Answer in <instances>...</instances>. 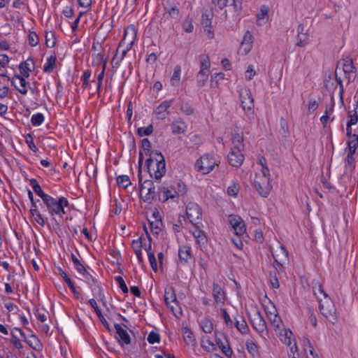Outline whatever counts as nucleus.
Wrapping results in <instances>:
<instances>
[{
  "label": "nucleus",
  "mask_w": 358,
  "mask_h": 358,
  "mask_svg": "<svg viewBox=\"0 0 358 358\" xmlns=\"http://www.w3.org/2000/svg\"><path fill=\"white\" fill-rule=\"evenodd\" d=\"M199 224L194 225V229L192 231V235L196 238L199 244L204 245L207 243V238L203 231L200 229Z\"/></svg>",
  "instance_id": "24"
},
{
  "label": "nucleus",
  "mask_w": 358,
  "mask_h": 358,
  "mask_svg": "<svg viewBox=\"0 0 358 358\" xmlns=\"http://www.w3.org/2000/svg\"><path fill=\"white\" fill-rule=\"evenodd\" d=\"M313 291L314 295L317 298L325 299V297H329L328 294L324 291L322 285L319 282H314L313 284Z\"/></svg>",
  "instance_id": "27"
},
{
  "label": "nucleus",
  "mask_w": 358,
  "mask_h": 358,
  "mask_svg": "<svg viewBox=\"0 0 358 358\" xmlns=\"http://www.w3.org/2000/svg\"><path fill=\"white\" fill-rule=\"evenodd\" d=\"M150 147L151 143L148 138H143L141 141V150L150 156L145 161V166L150 175L156 180H159L166 171L165 159L161 152L157 150H150Z\"/></svg>",
  "instance_id": "1"
},
{
  "label": "nucleus",
  "mask_w": 358,
  "mask_h": 358,
  "mask_svg": "<svg viewBox=\"0 0 358 358\" xmlns=\"http://www.w3.org/2000/svg\"><path fill=\"white\" fill-rule=\"evenodd\" d=\"M208 78V72L200 70L196 75V83L199 87H202L206 85Z\"/></svg>",
  "instance_id": "37"
},
{
  "label": "nucleus",
  "mask_w": 358,
  "mask_h": 358,
  "mask_svg": "<svg viewBox=\"0 0 358 358\" xmlns=\"http://www.w3.org/2000/svg\"><path fill=\"white\" fill-rule=\"evenodd\" d=\"M172 133L174 134H185L187 130L186 123L181 119L173 121L171 125Z\"/></svg>",
  "instance_id": "22"
},
{
  "label": "nucleus",
  "mask_w": 358,
  "mask_h": 358,
  "mask_svg": "<svg viewBox=\"0 0 358 358\" xmlns=\"http://www.w3.org/2000/svg\"><path fill=\"white\" fill-rule=\"evenodd\" d=\"M86 280L87 282L90 286L92 291H94L93 286L96 285V280L85 268V271H81L80 273Z\"/></svg>",
  "instance_id": "40"
},
{
  "label": "nucleus",
  "mask_w": 358,
  "mask_h": 358,
  "mask_svg": "<svg viewBox=\"0 0 358 358\" xmlns=\"http://www.w3.org/2000/svg\"><path fill=\"white\" fill-rule=\"evenodd\" d=\"M20 73L25 78L29 76V72L34 70V62L32 58L29 57L24 62H22L19 65Z\"/></svg>",
  "instance_id": "19"
},
{
  "label": "nucleus",
  "mask_w": 358,
  "mask_h": 358,
  "mask_svg": "<svg viewBox=\"0 0 358 358\" xmlns=\"http://www.w3.org/2000/svg\"><path fill=\"white\" fill-rule=\"evenodd\" d=\"M217 343L220 348L222 350V352L228 357H230L232 355V350L228 344L227 341L226 343H224L220 339L217 340Z\"/></svg>",
  "instance_id": "41"
},
{
  "label": "nucleus",
  "mask_w": 358,
  "mask_h": 358,
  "mask_svg": "<svg viewBox=\"0 0 358 358\" xmlns=\"http://www.w3.org/2000/svg\"><path fill=\"white\" fill-rule=\"evenodd\" d=\"M319 309L322 315L330 322L334 324L336 322V309L330 297H325V299H320Z\"/></svg>",
  "instance_id": "4"
},
{
  "label": "nucleus",
  "mask_w": 358,
  "mask_h": 358,
  "mask_svg": "<svg viewBox=\"0 0 358 358\" xmlns=\"http://www.w3.org/2000/svg\"><path fill=\"white\" fill-rule=\"evenodd\" d=\"M157 192H155V187H152V188H147L144 191L141 192V196H143V201L146 202L150 203L152 201L157 194Z\"/></svg>",
  "instance_id": "31"
},
{
  "label": "nucleus",
  "mask_w": 358,
  "mask_h": 358,
  "mask_svg": "<svg viewBox=\"0 0 358 358\" xmlns=\"http://www.w3.org/2000/svg\"><path fill=\"white\" fill-rule=\"evenodd\" d=\"M90 76H91L90 71L87 70L83 73L81 80L83 81V87L84 89L87 88L89 86Z\"/></svg>",
  "instance_id": "60"
},
{
  "label": "nucleus",
  "mask_w": 358,
  "mask_h": 358,
  "mask_svg": "<svg viewBox=\"0 0 358 358\" xmlns=\"http://www.w3.org/2000/svg\"><path fill=\"white\" fill-rule=\"evenodd\" d=\"M213 296L215 303L217 304H224L227 299L226 293L222 287L217 283L214 282L213 285Z\"/></svg>",
  "instance_id": "17"
},
{
  "label": "nucleus",
  "mask_w": 358,
  "mask_h": 358,
  "mask_svg": "<svg viewBox=\"0 0 358 358\" xmlns=\"http://www.w3.org/2000/svg\"><path fill=\"white\" fill-rule=\"evenodd\" d=\"M59 274V275L64 279L65 282L68 285V287L69 289L72 291L73 293V295L78 299L79 298V292L76 290L73 282L71 281V280L68 277L66 273L61 268H58Z\"/></svg>",
  "instance_id": "25"
},
{
  "label": "nucleus",
  "mask_w": 358,
  "mask_h": 358,
  "mask_svg": "<svg viewBox=\"0 0 358 358\" xmlns=\"http://www.w3.org/2000/svg\"><path fill=\"white\" fill-rule=\"evenodd\" d=\"M171 101H164L156 108L155 113L159 115V118L165 117L164 112L171 106Z\"/></svg>",
  "instance_id": "34"
},
{
  "label": "nucleus",
  "mask_w": 358,
  "mask_h": 358,
  "mask_svg": "<svg viewBox=\"0 0 358 358\" xmlns=\"http://www.w3.org/2000/svg\"><path fill=\"white\" fill-rule=\"evenodd\" d=\"M182 335L186 344H192L194 341V336L191 330L187 327L182 329Z\"/></svg>",
  "instance_id": "44"
},
{
  "label": "nucleus",
  "mask_w": 358,
  "mask_h": 358,
  "mask_svg": "<svg viewBox=\"0 0 358 358\" xmlns=\"http://www.w3.org/2000/svg\"><path fill=\"white\" fill-rule=\"evenodd\" d=\"M71 260L73 263L75 269L80 273L81 271H85V266L81 264L80 260L76 257L75 255L71 254Z\"/></svg>",
  "instance_id": "51"
},
{
  "label": "nucleus",
  "mask_w": 358,
  "mask_h": 358,
  "mask_svg": "<svg viewBox=\"0 0 358 358\" xmlns=\"http://www.w3.org/2000/svg\"><path fill=\"white\" fill-rule=\"evenodd\" d=\"M234 320L235 327L237 329V330L241 332L242 334H245L248 330V327L244 317L241 315H238L234 318Z\"/></svg>",
  "instance_id": "28"
},
{
  "label": "nucleus",
  "mask_w": 358,
  "mask_h": 358,
  "mask_svg": "<svg viewBox=\"0 0 358 358\" xmlns=\"http://www.w3.org/2000/svg\"><path fill=\"white\" fill-rule=\"evenodd\" d=\"M45 44L48 48H53L56 44V38L53 32H46Z\"/></svg>",
  "instance_id": "48"
},
{
  "label": "nucleus",
  "mask_w": 358,
  "mask_h": 358,
  "mask_svg": "<svg viewBox=\"0 0 358 358\" xmlns=\"http://www.w3.org/2000/svg\"><path fill=\"white\" fill-rule=\"evenodd\" d=\"M150 228L154 234H158L160 227L162 224L161 220H148Z\"/></svg>",
  "instance_id": "50"
},
{
  "label": "nucleus",
  "mask_w": 358,
  "mask_h": 358,
  "mask_svg": "<svg viewBox=\"0 0 358 358\" xmlns=\"http://www.w3.org/2000/svg\"><path fill=\"white\" fill-rule=\"evenodd\" d=\"M268 319L275 329H280L282 321L280 317L278 315L275 306H273V313H270Z\"/></svg>",
  "instance_id": "23"
},
{
  "label": "nucleus",
  "mask_w": 358,
  "mask_h": 358,
  "mask_svg": "<svg viewBox=\"0 0 358 358\" xmlns=\"http://www.w3.org/2000/svg\"><path fill=\"white\" fill-rule=\"evenodd\" d=\"M355 153L348 152L346 159L345 160V166L346 168L350 169V170H352L354 169V161L355 158L353 155Z\"/></svg>",
  "instance_id": "53"
},
{
  "label": "nucleus",
  "mask_w": 358,
  "mask_h": 358,
  "mask_svg": "<svg viewBox=\"0 0 358 358\" xmlns=\"http://www.w3.org/2000/svg\"><path fill=\"white\" fill-rule=\"evenodd\" d=\"M216 164L213 157L209 154H206L201 156L196 162L195 167L197 171L202 172L203 174H207L213 169Z\"/></svg>",
  "instance_id": "7"
},
{
  "label": "nucleus",
  "mask_w": 358,
  "mask_h": 358,
  "mask_svg": "<svg viewBox=\"0 0 358 358\" xmlns=\"http://www.w3.org/2000/svg\"><path fill=\"white\" fill-rule=\"evenodd\" d=\"M221 313L222 314L223 319H224L227 326L229 327H232L233 321L231 320L229 315L227 313L226 309L221 308Z\"/></svg>",
  "instance_id": "63"
},
{
  "label": "nucleus",
  "mask_w": 358,
  "mask_h": 358,
  "mask_svg": "<svg viewBox=\"0 0 358 358\" xmlns=\"http://www.w3.org/2000/svg\"><path fill=\"white\" fill-rule=\"evenodd\" d=\"M164 301L166 306L171 309L176 317L181 315V310L178 306L175 290L172 287H167L164 290Z\"/></svg>",
  "instance_id": "6"
},
{
  "label": "nucleus",
  "mask_w": 358,
  "mask_h": 358,
  "mask_svg": "<svg viewBox=\"0 0 358 358\" xmlns=\"http://www.w3.org/2000/svg\"><path fill=\"white\" fill-rule=\"evenodd\" d=\"M250 323L252 327L257 331L262 337L266 338L265 336L268 335L266 323L260 313L256 310L250 315Z\"/></svg>",
  "instance_id": "5"
},
{
  "label": "nucleus",
  "mask_w": 358,
  "mask_h": 358,
  "mask_svg": "<svg viewBox=\"0 0 358 358\" xmlns=\"http://www.w3.org/2000/svg\"><path fill=\"white\" fill-rule=\"evenodd\" d=\"M29 183L32 187L34 192L42 199L43 201L48 198L49 195L43 192L36 179L31 178L29 180Z\"/></svg>",
  "instance_id": "29"
},
{
  "label": "nucleus",
  "mask_w": 358,
  "mask_h": 358,
  "mask_svg": "<svg viewBox=\"0 0 358 358\" xmlns=\"http://www.w3.org/2000/svg\"><path fill=\"white\" fill-rule=\"evenodd\" d=\"M29 43L31 46L35 47L38 44V36L34 31H31L28 35Z\"/></svg>",
  "instance_id": "54"
},
{
  "label": "nucleus",
  "mask_w": 358,
  "mask_h": 358,
  "mask_svg": "<svg viewBox=\"0 0 358 358\" xmlns=\"http://www.w3.org/2000/svg\"><path fill=\"white\" fill-rule=\"evenodd\" d=\"M176 191L178 196H183L186 193V185L183 182L179 181L176 183Z\"/></svg>",
  "instance_id": "62"
},
{
  "label": "nucleus",
  "mask_w": 358,
  "mask_h": 358,
  "mask_svg": "<svg viewBox=\"0 0 358 358\" xmlns=\"http://www.w3.org/2000/svg\"><path fill=\"white\" fill-rule=\"evenodd\" d=\"M348 117L350 118V120H348L347 124H349L350 126L356 124L358 122V115L357 110H354L353 114L352 113V112H349Z\"/></svg>",
  "instance_id": "61"
},
{
  "label": "nucleus",
  "mask_w": 358,
  "mask_h": 358,
  "mask_svg": "<svg viewBox=\"0 0 358 358\" xmlns=\"http://www.w3.org/2000/svg\"><path fill=\"white\" fill-rule=\"evenodd\" d=\"M117 182L118 185L124 187V189L127 188L131 184L129 176L126 175L118 176L117 178Z\"/></svg>",
  "instance_id": "45"
},
{
  "label": "nucleus",
  "mask_w": 358,
  "mask_h": 358,
  "mask_svg": "<svg viewBox=\"0 0 358 358\" xmlns=\"http://www.w3.org/2000/svg\"><path fill=\"white\" fill-rule=\"evenodd\" d=\"M117 283L119 285L120 288L122 291L123 293L127 294L129 292L128 287L124 280V279L121 276H116L115 278Z\"/></svg>",
  "instance_id": "57"
},
{
  "label": "nucleus",
  "mask_w": 358,
  "mask_h": 358,
  "mask_svg": "<svg viewBox=\"0 0 358 358\" xmlns=\"http://www.w3.org/2000/svg\"><path fill=\"white\" fill-rule=\"evenodd\" d=\"M187 218L194 225L201 224V210L195 203H189L186 208Z\"/></svg>",
  "instance_id": "11"
},
{
  "label": "nucleus",
  "mask_w": 358,
  "mask_h": 358,
  "mask_svg": "<svg viewBox=\"0 0 358 358\" xmlns=\"http://www.w3.org/2000/svg\"><path fill=\"white\" fill-rule=\"evenodd\" d=\"M57 62L56 55H51L47 59L45 64L43 66V71L45 73H51L55 66Z\"/></svg>",
  "instance_id": "33"
},
{
  "label": "nucleus",
  "mask_w": 358,
  "mask_h": 358,
  "mask_svg": "<svg viewBox=\"0 0 358 358\" xmlns=\"http://www.w3.org/2000/svg\"><path fill=\"white\" fill-rule=\"evenodd\" d=\"M166 12L173 18H178L179 10L175 4H169L165 7Z\"/></svg>",
  "instance_id": "47"
},
{
  "label": "nucleus",
  "mask_w": 358,
  "mask_h": 358,
  "mask_svg": "<svg viewBox=\"0 0 358 358\" xmlns=\"http://www.w3.org/2000/svg\"><path fill=\"white\" fill-rule=\"evenodd\" d=\"M213 17V13L207 10L203 12L201 16V24L204 29L205 33L210 38L213 37V31L211 29Z\"/></svg>",
  "instance_id": "15"
},
{
  "label": "nucleus",
  "mask_w": 358,
  "mask_h": 358,
  "mask_svg": "<svg viewBox=\"0 0 358 358\" xmlns=\"http://www.w3.org/2000/svg\"><path fill=\"white\" fill-rule=\"evenodd\" d=\"M228 220L236 236H241L246 232L245 223L241 216L230 215L228 217Z\"/></svg>",
  "instance_id": "13"
},
{
  "label": "nucleus",
  "mask_w": 358,
  "mask_h": 358,
  "mask_svg": "<svg viewBox=\"0 0 358 358\" xmlns=\"http://www.w3.org/2000/svg\"><path fill=\"white\" fill-rule=\"evenodd\" d=\"M201 327L205 333L210 334L213 329L212 322L208 320H205L201 323Z\"/></svg>",
  "instance_id": "58"
},
{
  "label": "nucleus",
  "mask_w": 358,
  "mask_h": 358,
  "mask_svg": "<svg viewBox=\"0 0 358 358\" xmlns=\"http://www.w3.org/2000/svg\"><path fill=\"white\" fill-rule=\"evenodd\" d=\"M200 61V70L203 71L208 72L210 66V59L208 55H202L199 57Z\"/></svg>",
  "instance_id": "38"
},
{
  "label": "nucleus",
  "mask_w": 358,
  "mask_h": 358,
  "mask_svg": "<svg viewBox=\"0 0 358 358\" xmlns=\"http://www.w3.org/2000/svg\"><path fill=\"white\" fill-rule=\"evenodd\" d=\"M43 203L51 216L57 215L61 218H63V215L66 214L64 208L69 206V204L67 199L64 196H61L57 200L50 195L43 201Z\"/></svg>",
  "instance_id": "3"
},
{
  "label": "nucleus",
  "mask_w": 358,
  "mask_h": 358,
  "mask_svg": "<svg viewBox=\"0 0 358 358\" xmlns=\"http://www.w3.org/2000/svg\"><path fill=\"white\" fill-rule=\"evenodd\" d=\"M153 132L152 124H150L148 127H139L137 130V134L139 136H149Z\"/></svg>",
  "instance_id": "49"
},
{
  "label": "nucleus",
  "mask_w": 358,
  "mask_h": 358,
  "mask_svg": "<svg viewBox=\"0 0 358 358\" xmlns=\"http://www.w3.org/2000/svg\"><path fill=\"white\" fill-rule=\"evenodd\" d=\"M254 183L259 195L263 197H267L272 189L270 183L269 169L261 170L259 173H256Z\"/></svg>",
  "instance_id": "2"
},
{
  "label": "nucleus",
  "mask_w": 358,
  "mask_h": 358,
  "mask_svg": "<svg viewBox=\"0 0 358 358\" xmlns=\"http://www.w3.org/2000/svg\"><path fill=\"white\" fill-rule=\"evenodd\" d=\"M157 195L159 200L162 202L166 201L169 199L179 196L176 186L168 182H164L158 187Z\"/></svg>",
  "instance_id": "9"
},
{
  "label": "nucleus",
  "mask_w": 358,
  "mask_h": 358,
  "mask_svg": "<svg viewBox=\"0 0 358 358\" xmlns=\"http://www.w3.org/2000/svg\"><path fill=\"white\" fill-rule=\"evenodd\" d=\"M341 66H342V71L345 74V78L348 79V83H350L355 78V67L354 66L352 59L347 57L340 61L336 66V71L341 69Z\"/></svg>",
  "instance_id": "10"
},
{
  "label": "nucleus",
  "mask_w": 358,
  "mask_h": 358,
  "mask_svg": "<svg viewBox=\"0 0 358 358\" xmlns=\"http://www.w3.org/2000/svg\"><path fill=\"white\" fill-rule=\"evenodd\" d=\"M30 213L31 215L34 217L35 221L41 226H44L45 222L43 219L42 215L38 211L37 206L35 203H33V205L31 206Z\"/></svg>",
  "instance_id": "30"
},
{
  "label": "nucleus",
  "mask_w": 358,
  "mask_h": 358,
  "mask_svg": "<svg viewBox=\"0 0 358 358\" xmlns=\"http://www.w3.org/2000/svg\"><path fill=\"white\" fill-rule=\"evenodd\" d=\"M130 32H131L130 33L131 38L127 41V36L129 34V30L126 29L124 31V36L123 39L119 43V46H118L119 48H120L121 47H122L124 45H126L124 50H126V51H129L130 50V49L131 48V47H132V45L134 44V39H135V36H136V34H135L134 30L133 29H131L130 30Z\"/></svg>",
  "instance_id": "20"
},
{
  "label": "nucleus",
  "mask_w": 358,
  "mask_h": 358,
  "mask_svg": "<svg viewBox=\"0 0 358 358\" xmlns=\"http://www.w3.org/2000/svg\"><path fill=\"white\" fill-rule=\"evenodd\" d=\"M115 329L117 335V339L121 344L129 345L131 343V338L127 331L124 329L119 324H115Z\"/></svg>",
  "instance_id": "18"
},
{
  "label": "nucleus",
  "mask_w": 358,
  "mask_h": 358,
  "mask_svg": "<svg viewBox=\"0 0 358 358\" xmlns=\"http://www.w3.org/2000/svg\"><path fill=\"white\" fill-rule=\"evenodd\" d=\"M347 144L348 152L355 153L358 147V135L354 134V136H352L351 138H348Z\"/></svg>",
  "instance_id": "36"
},
{
  "label": "nucleus",
  "mask_w": 358,
  "mask_h": 358,
  "mask_svg": "<svg viewBox=\"0 0 358 358\" xmlns=\"http://www.w3.org/2000/svg\"><path fill=\"white\" fill-rule=\"evenodd\" d=\"M245 345H246V348H247L248 352L253 357H257V356L259 355V347L252 340L246 341Z\"/></svg>",
  "instance_id": "35"
},
{
  "label": "nucleus",
  "mask_w": 358,
  "mask_h": 358,
  "mask_svg": "<svg viewBox=\"0 0 358 358\" xmlns=\"http://www.w3.org/2000/svg\"><path fill=\"white\" fill-rule=\"evenodd\" d=\"M243 142V134H239L238 132L232 133V143L234 144V148L243 149L244 145Z\"/></svg>",
  "instance_id": "32"
},
{
  "label": "nucleus",
  "mask_w": 358,
  "mask_h": 358,
  "mask_svg": "<svg viewBox=\"0 0 358 358\" xmlns=\"http://www.w3.org/2000/svg\"><path fill=\"white\" fill-rule=\"evenodd\" d=\"M192 250L187 245H182L178 250V257L182 264H186L192 257Z\"/></svg>",
  "instance_id": "21"
},
{
  "label": "nucleus",
  "mask_w": 358,
  "mask_h": 358,
  "mask_svg": "<svg viewBox=\"0 0 358 358\" xmlns=\"http://www.w3.org/2000/svg\"><path fill=\"white\" fill-rule=\"evenodd\" d=\"M120 49V48H119L117 49L116 53H115V56L112 59V63L114 64L113 67L117 68L120 66L121 62L125 57V56H126V55H127V53L128 52V51H126V50L124 49V50H122V51L121 52V55L120 57H118L117 56V53H118Z\"/></svg>",
  "instance_id": "43"
},
{
  "label": "nucleus",
  "mask_w": 358,
  "mask_h": 358,
  "mask_svg": "<svg viewBox=\"0 0 358 358\" xmlns=\"http://www.w3.org/2000/svg\"><path fill=\"white\" fill-rule=\"evenodd\" d=\"M104 62H106V65L107 60L106 59H104L102 52L95 53L92 55V64L94 66H99L101 64H102V66H103Z\"/></svg>",
  "instance_id": "39"
},
{
  "label": "nucleus",
  "mask_w": 358,
  "mask_h": 358,
  "mask_svg": "<svg viewBox=\"0 0 358 358\" xmlns=\"http://www.w3.org/2000/svg\"><path fill=\"white\" fill-rule=\"evenodd\" d=\"M243 149L233 148L228 155V161L231 166L234 167H240L244 161V156L241 151Z\"/></svg>",
  "instance_id": "14"
},
{
  "label": "nucleus",
  "mask_w": 358,
  "mask_h": 358,
  "mask_svg": "<svg viewBox=\"0 0 358 358\" xmlns=\"http://www.w3.org/2000/svg\"><path fill=\"white\" fill-rule=\"evenodd\" d=\"M181 67L177 65L174 68V71L171 78V83L172 85L176 86L178 85L180 79Z\"/></svg>",
  "instance_id": "42"
},
{
  "label": "nucleus",
  "mask_w": 358,
  "mask_h": 358,
  "mask_svg": "<svg viewBox=\"0 0 358 358\" xmlns=\"http://www.w3.org/2000/svg\"><path fill=\"white\" fill-rule=\"evenodd\" d=\"M240 189V185L238 182H233L232 185L228 187L227 194L229 196H236Z\"/></svg>",
  "instance_id": "52"
},
{
  "label": "nucleus",
  "mask_w": 358,
  "mask_h": 358,
  "mask_svg": "<svg viewBox=\"0 0 358 358\" xmlns=\"http://www.w3.org/2000/svg\"><path fill=\"white\" fill-rule=\"evenodd\" d=\"M25 141L29 147V148L33 152H36L38 150L37 147L36 146L33 137L31 134H27L25 137Z\"/></svg>",
  "instance_id": "59"
},
{
  "label": "nucleus",
  "mask_w": 358,
  "mask_h": 358,
  "mask_svg": "<svg viewBox=\"0 0 358 358\" xmlns=\"http://www.w3.org/2000/svg\"><path fill=\"white\" fill-rule=\"evenodd\" d=\"M44 121V116L42 113H38L32 115L31 122L33 126L38 127L42 124Z\"/></svg>",
  "instance_id": "46"
},
{
  "label": "nucleus",
  "mask_w": 358,
  "mask_h": 358,
  "mask_svg": "<svg viewBox=\"0 0 358 358\" xmlns=\"http://www.w3.org/2000/svg\"><path fill=\"white\" fill-rule=\"evenodd\" d=\"M148 342L150 344L159 343L160 341V336L155 331H150L148 336Z\"/></svg>",
  "instance_id": "55"
},
{
  "label": "nucleus",
  "mask_w": 358,
  "mask_h": 358,
  "mask_svg": "<svg viewBox=\"0 0 358 358\" xmlns=\"http://www.w3.org/2000/svg\"><path fill=\"white\" fill-rule=\"evenodd\" d=\"M15 78H17L20 80V88L17 87L16 85H15V81L13 80L12 81V85L15 87V89L22 94L23 95H25L27 94V82L25 80V77L23 76L22 75H18V74H16L14 76Z\"/></svg>",
  "instance_id": "26"
},
{
  "label": "nucleus",
  "mask_w": 358,
  "mask_h": 358,
  "mask_svg": "<svg viewBox=\"0 0 358 358\" xmlns=\"http://www.w3.org/2000/svg\"><path fill=\"white\" fill-rule=\"evenodd\" d=\"M308 43V35L307 33L303 34H298L297 46L303 47Z\"/></svg>",
  "instance_id": "56"
},
{
  "label": "nucleus",
  "mask_w": 358,
  "mask_h": 358,
  "mask_svg": "<svg viewBox=\"0 0 358 358\" xmlns=\"http://www.w3.org/2000/svg\"><path fill=\"white\" fill-rule=\"evenodd\" d=\"M239 96L241 106L244 110L248 113V115L253 113L254 99L251 90L248 87H242L239 91Z\"/></svg>",
  "instance_id": "8"
},
{
  "label": "nucleus",
  "mask_w": 358,
  "mask_h": 358,
  "mask_svg": "<svg viewBox=\"0 0 358 358\" xmlns=\"http://www.w3.org/2000/svg\"><path fill=\"white\" fill-rule=\"evenodd\" d=\"M272 255L275 262H281L279 263L280 265H286L289 262V253L283 245H280Z\"/></svg>",
  "instance_id": "16"
},
{
  "label": "nucleus",
  "mask_w": 358,
  "mask_h": 358,
  "mask_svg": "<svg viewBox=\"0 0 358 358\" xmlns=\"http://www.w3.org/2000/svg\"><path fill=\"white\" fill-rule=\"evenodd\" d=\"M303 346L305 356L300 357L299 354L296 352V348L295 352L293 351L294 347H292L290 352H289V358H318L317 355L314 352V348L311 345L310 341L306 338H303Z\"/></svg>",
  "instance_id": "12"
},
{
  "label": "nucleus",
  "mask_w": 358,
  "mask_h": 358,
  "mask_svg": "<svg viewBox=\"0 0 358 358\" xmlns=\"http://www.w3.org/2000/svg\"><path fill=\"white\" fill-rule=\"evenodd\" d=\"M183 29L187 32L191 33L194 29V26L192 22V20L187 18L182 23Z\"/></svg>",
  "instance_id": "64"
}]
</instances>
